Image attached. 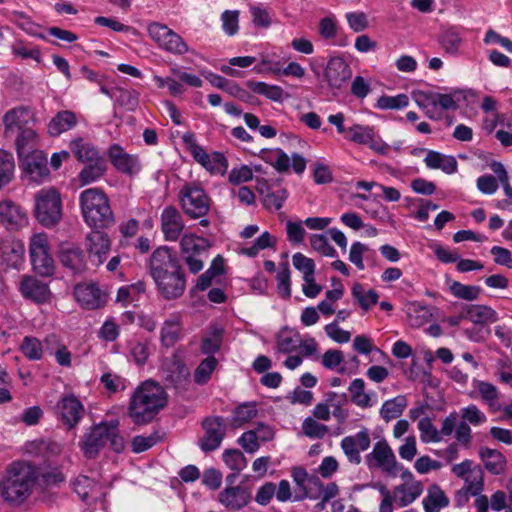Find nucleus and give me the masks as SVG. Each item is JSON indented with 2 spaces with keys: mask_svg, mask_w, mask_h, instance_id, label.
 I'll return each instance as SVG.
<instances>
[{
  "mask_svg": "<svg viewBox=\"0 0 512 512\" xmlns=\"http://www.w3.org/2000/svg\"><path fill=\"white\" fill-rule=\"evenodd\" d=\"M302 430L310 438L322 439L328 432V427L308 417L303 421Z\"/></svg>",
  "mask_w": 512,
  "mask_h": 512,
  "instance_id": "nucleus-59",
  "label": "nucleus"
},
{
  "mask_svg": "<svg viewBox=\"0 0 512 512\" xmlns=\"http://www.w3.org/2000/svg\"><path fill=\"white\" fill-rule=\"evenodd\" d=\"M365 459L370 468H381L388 474L396 475V457L385 440L376 442L372 452L367 454Z\"/></svg>",
  "mask_w": 512,
  "mask_h": 512,
  "instance_id": "nucleus-13",
  "label": "nucleus"
},
{
  "mask_svg": "<svg viewBox=\"0 0 512 512\" xmlns=\"http://www.w3.org/2000/svg\"><path fill=\"white\" fill-rule=\"evenodd\" d=\"M180 246L183 254H198L201 250H206L209 244L206 239L196 237L192 234L184 235L180 240Z\"/></svg>",
  "mask_w": 512,
  "mask_h": 512,
  "instance_id": "nucleus-46",
  "label": "nucleus"
},
{
  "mask_svg": "<svg viewBox=\"0 0 512 512\" xmlns=\"http://www.w3.org/2000/svg\"><path fill=\"white\" fill-rule=\"evenodd\" d=\"M167 404V393L162 385L146 380L133 392L128 414L135 424L150 423Z\"/></svg>",
  "mask_w": 512,
  "mask_h": 512,
  "instance_id": "nucleus-2",
  "label": "nucleus"
},
{
  "mask_svg": "<svg viewBox=\"0 0 512 512\" xmlns=\"http://www.w3.org/2000/svg\"><path fill=\"white\" fill-rule=\"evenodd\" d=\"M464 489L471 495H479L484 488V473L483 470L478 467L472 471V475L465 478Z\"/></svg>",
  "mask_w": 512,
  "mask_h": 512,
  "instance_id": "nucleus-53",
  "label": "nucleus"
},
{
  "mask_svg": "<svg viewBox=\"0 0 512 512\" xmlns=\"http://www.w3.org/2000/svg\"><path fill=\"white\" fill-rule=\"evenodd\" d=\"M78 123L77 115L71 110L59 111L48 124V134L52 137L74 128Z\"/></svg>",
  "mask_w": 512,
  "mask_h": 512,
  "instance_id": "nucleus-28",
  "label": "nucleus"
},
{
  "mask_svg": "<svg viewBox=\"0 0 512 512\" xmlns=\"http://www.w3.org/2000/svg\"><path fill=\"white\" fill-rule=\"evenodd\" d=\"M204 435L199 439L198 445L203 452L218 449L226 435L227 423L221 416H208L202 420Z\"/></svg>",
  "mask_w": 512,
  "mask_h": 512,
  "instance_id": "nucleus-11",
  "label": "nucleus"
},
{
  "mask_svg": "<svg viewBox=\"0 0 512 512\" xmlns=\"http://www.w3.org/2000/svg\"><path fill=\"white\" fill-rule=\"evenodd\" d=\"M225 464L234 472L239 473L247 466V460L239 449H227L223 452Z\"/></svg>",
  "mask_w": 512,
  "mask_h": 512,
  "instance_id": "nucleus-49",
  "label": "nucleus"
},
{
  "mask_svg": "<svg viewBox=\"0 0 512 512\" xmlns=\"http://www.w3.org/2000/svg\"><path fill=\"white\" fill-rule=\"evenodd\" d=\"M20 349L29 360H39L42 357V344L35 337L26 336L22 341Z\"/></svg>",
  "mask_w": 512,
  "mask_h": 512,
  "instance_id": "nucleus-52",
  "label": "nucleus"
},
{
  "mask_svg": "<svg viewBox=\"0 0 512 512\" xmlns=\"http://www.w3.org/2000/svg\"><path fill=\"white\" fill-rule=\"evenodd\" d=\"M424 162L428 168L441 169L447 174L455 173L458 167L454 156L444 155L434 150L427 151Z\"/></svg>",
  "mask_w": 512,
  "mask_h": 512,
  "instance_id": "nucleus-29",
  "label": "nucleus"
},
{
  "mask_svg": "<svg viewBox=\"0 0 512 512\" xmlns=\"http://www.w3.org/2000/svg\"><path fill=\"white\" fill-rule=\"evenodd\" d=\"M29 252L33 269L37 274L45 277L53 275L55 264L49 252V242L46 234L38 233L31 237Z\"/></svg>",
  "mask_w": 512,
  "mask_h": 512,
  "instance_id": "nucleus-10",
  "label": "nucleus"
},
{
  "mask_svg": "<svg viewBox=\"0 0 512 512\" xmlns=\"http://www.w3.org/2000/svg\"><path fill=\"white\" fill-rule=\"evenodd\" d=\"M80 206L85 223L92 229H107L114 222L108 196L99 188H89L80 194Z\"/></svg>",
  "mask_w": 512,
  "mask_h": 512,
  "instance_id": "nucleus-4",
  "label": "nucleus"
},
{
  "mask_svg": "<svg viewBox=\"0 0 512 512\" xmlns=\"http://www.w3.org/2000/svg\"><path fill=\"white\" fill-rule=\"evenodd\" d=\"M149 271L158 293L165 300L180 298L186 289V275L177 254L167 246L153 251Z\"/></svg>",
  "mask_w": 512,
  "mask_h": 512,
  "instance_id": "nucleus-1",
  "label": "nucleus"
},
{
  "mask_svg": "<svg viewBox=\"0 0 512 512\" xmlns=\"http://www.w3.org/2000/svg\"><path fill=\"white\" fill-rule=\"evenodd\" d=\"M371 444L367 429H363L353 436H346L341 440L340 446L348 461L352 464L361 463L360 451H366Z\"/></svg>",
  "mask_w": 512,
  "mask_h": 512,
  "instance_id": "nucleus-17",
  "label": "nucleus"
},
{
  "mask_svg": "<svg viewBox=\"0 0 512 512\" xmlns=\"http://www.w3.org/2000/svg\"><path fill=\"white\" fill-rule=\"evenodd\" d=\"M407 406V398L405 395H398L393 399L387 400L383 403L380 409L381 417L389 422L402 415Z\"/></svg>",
  "mask_w": 512,
  "mask_h": 512,
  "instance_id": "nucleus-40",
  "label": "nucleus"
},
{
  "mask_svg": "<svg viewBox=\"0 0 512 512\" xmlns=\"http://www.w3.org/2000/svg\"><path fill=\"white\" fill-rule=\"evenodd\" d=\"M24 244L13 239H3L0 242V264L9 268H19L23 262Z\"/></svg>",
  "mask_w": 512,
  "mask_h": 512,
  "instance_id": "nucleus-23",
  "label": "nucleus"
},
{
  "mask_svg": "<svg viewBox=\"0 0 512 512\" xmlns=\"http://www.w3.org/2000/svg\"><path fill=\"white\" fill-rule=\"evenodd\" d=\"M190 371L182 358L173 354L166 358L161 366V377L164 389H173L176 393H183L190 385Z\"/></svg>",
  "mask_w": 512,
  "mask_h": 512,
  "instance_id": "nucleus-6",
  "label": "nucleus"
},
{
  "mask_svg": "<svg viewBox=\"0 0 512 512\" xmlns=\"http://www.w3.org/2000/svg\"><path fill=\"white\" fill-rule=\"evenodd\" d=\"M479 457L485 469L492 475H501L506 471L507 459L499 450L481 447Z\"/></svg>",
  "mask_w": 512,
  "mask_h": 512,
  "instance_id": "nucleus-27",
  "label": "nucleus"
},
{
  "mask_svg": "<svg viewBox=\"0 0 512 512\" xmlns=\"http://www.w3.org/2000/svg\"><path fill=\"white\" fill-rule=\"evenodd\" d=\"M69 148L75 158L82 163L95 161L102 157L98 150L82 137H77L71 140Z\"/></svg>",
  "mask_w": 512,
  "mask_h": 512,
  "instance_id": "nucleus-31",
  "label": "nucleus"
},
{
  "mask_svg": "<svg viewBox=\"0 0 512 512\" xmlns=\"http://www.w3.org/2000/svg\"><path fill=\"white\" fill-rule=\"evenodd\" d=\"M108 157L113 167L120 173L133 175L140 170L138 157L126 153L118 144L110 146L108 149Z\"/></svg>",
  "mask_w": 512,
  "mask_h": 512,
  "instance_id": "nucleus-21",
  "label": "nucleus"
},
{
  "mask_svg": "<svg viewBox=\"0 0 512 512\" xmlns=\"http://www.w3.org/2000/svg\"><path fill=\"white\" fill-rule=\"evenodd\" d=\"M102 229H93L85 238L89 259L95 266L101 265L110 251L111 241Z\"/></svg>",
  "mask_w": 512,
  "mask_h": 512,
  "instance_id": "nucleus-14",
  "label": "nucleus"
},
{
  "mask_svg": "<svg viewBox=\"0 0 512 512\" xmlns=\"http://www.w3.org/2000/svg\"><path fill=\"white\" fill-rule=\"evenodd\" d=\"M257 414L258 410L254 403L241 404L234 410L230 425L234 429L239 428L254 419Z\"/></svg>",
  "mask_w": 512,
  "mask_h": 512,
  "instance_id": "nucleus-42",
  "label": "nucleus"
},
{
  "mask_svg": "<svg viewBox=\"0 0 512 512\" xmlns=\"http://www.w3.org/2000/svg\"><path fill=\"white\" fill-rule=\"evenodd\" d=\"M77 302L85 309L94 310L104 306L105 294L94 283L78 284L74 288Z\"/></svg>",
  "mask_w": 512,
  "mask_h": 512,
  "instance_id": "nucleus-20",
  "label": "nucleus"
},
{
  "mask_svg": "<svg viewBox=\"0 0 512 512\" xmlns=\"http://www.w3.org/2000/svg\"><path fill=\"white\" fill-rule=\"evenodd\" d=\"M20 291L24 298L37 303L47 302L51 294L48 285L33 276L23 277Z\"/></svg>",
  "mask_w": 512,
  "mask_h": 512,
  "instance_id": "nucleus-25",
  "label": "nucleus"
},
{
  "mask_svg": "<svg viewBox=\"0 0 512 512\" xmlns=\"http://www.w3.org/2000/svg\"><path fill=\"white\" fill-rule=\"evenodd\" d=\"M56 412L66 429L72 430L84 418L86 410L77 396L66 394L58 400Z\"/></svg>",
  "mask_w": 512,
  "mask_h": 512,
  "instance_id": "nucleus-12",
  "label": "nucleus"
},
{
  "mask_svg": "<svg viewBox=\"0 0 512 512\" xmlns=\"http://www.w3.org/2000/svg\"><path fill=\"white\" fill-rule=\"evenodd\" d=\"M15 163L12 154L0 149V190L11 182L14 176Z\"/></svg>",
  "mask_w": 512,
  "mask_h": 512,
  "instance_id": "nucleus-44",
  "label": "nucleus"
},
{
  "mask_svg": "<svg viewBox=\"0 0 512 512\" xmlns=\"http://www.w3.org/2000/svg\"><path fill=\"white\" fill-rule=\"evenodd\" d=\"M219 502L230 511L245 507L251 499V490L245 486H227L218 496Z\"/></svg>",
  "mask_w": 512,
  "mask_h": 512,
  "instance_id": "nucleus-22",
  "label": "nucleus"
},
{
  "mask_svg": "<svg viewBox=\"0 0 512 512\" xmlns=\"http://www.w3.org/2000/svg\"><path fill=\"white\" fill-rule=\"evenodd\" d=\"M35 217L45 227H53L62 217V204L55 189L41 190L35 196Z\"/></svg>",
  "mask_w": 512,
  "mask_h": 512,
  "instance_id": "nucleus-7",
  "label": "nucleus"
},
{
  "mask_svg": "<svg viewBox=\"0 0 512 512\" xmlns=\"http://www.w3.org/2000/svg\"><path fill=\"white\" fill-rule=\"evenodd\" d=\"M466 319L475 324H485L497 321V313L489 306L469 304L464 305Z\"/></svg>",
  "mask_w": 512,
  "mask_h": 512,
  "instance_id": "nucleus-34",
  "label": "nucleus"
},
{
  "mask_svg": "<svg viewBox=\"0 0 512 512\" xmlns=\"http://www.w3.org/2000/svg\"><path fill=\"white\" fill-rule=\"evenodd\" d=\"M379 492L383 497L379 511L393 512V500L399 507H406L423 493V485L421 482L402 483L396 486L391 493L385 485L381 484Z\"/></svg>",
  "mask_w": 512,
  "mask_h": 512,
  "instance_id": "nucleus-9",
  "label": "nucleus"
},
{
  "mask_svg": "<svg viewBox=\"0 0 512 512\" xmlns=\"http://www.w3.org/2000/svg\"><path fill=\"white\" fill-rule=\"evenodd\" d=\"M120 422L117 419L103 421L94 425L90 432L84 435L81 448L88 458H95L99 451L109 441L110 447L116 453H121L125 448L124 438L119 432Z\"/></svg>",
  "mask_w": 512,
  "mask_h": 512,
  "instance_id": "nucleus-5",
  "label": "nucleus"
},
{
  "mask_svg": "<svg viewBox=\"0 0 512 512\" xmlns=\"http://www.w3.org/2000/svg\"><path fill=\"white\" fill-rule=\"evenodd\" d=\"M418 429L420 431L421 440L425 443L440 442L441 437L438 429L433 425L430 418H422L418 422Z\"/></svg>",
  "mask_w": 512,
  "mask_h": 512,
  "instance_id": "nucleus-54",
  "label": "nucleus"
},
{
  "mask_svg": "<svg viewBox=\"0 0 512 512\" xmlns=\"http://www.w3.org/2000/svg\"><path fill=\"white\" fill-rule=\"evenodd\" d=\"M26 171L35 176L43 177L48 175L47 157L41 150H34L21 158Z\"/></svg>",
  "mask_w": 512,
  "mask_h": 512,
  "instance_id": "nucleus-30",
  "label": "nucleus"
},
{
  "mask_svg": "<svg viewBox=\"0 0 512 512\" xmlns=\"http://www.w3.org/2000/svg\"><path fill=\"white\" fill-rule=\"evenodd\" d=\"M420 96L424 97L426 100L430 101V105L433 106V108H436L438 105L443 110H449L453 109L456 110L458 108L457 103L453 99V97L449 94H420Z\"/></svg>",
  "mask_w": 512,
  "mask_h": 512,
  "instance_id": "nucleus-58",
  "label": "nucleus"
},
{
  "mask_svg": "<svg viewBox=\"0 0 512 512\" xmlns=\"http://www.w3.org/2000/svg\"><path fill=\"white\" fill-rule=\"evenodd\" d=\"M223 329L219 327H213L210 336L204 337L201 343V351L204 354L213 356L222 344Z\"/></svg>",
  "mask_w": 512,
  "mask_h": 512,
  "instance_id": "nucleus-47",
  "label": "nucleus"
},
{
  "mask_svg": "<svg viewBox=\"0 0 512 512\" xmlns=\"http://www.w3.org/2000/svg\"><path fill=\"white\" fill-rule=\"evenodd\" d=\"M292 262L294 267L303 273V276H311L315 274L314 261L302 253H295L292 257Z\"/></svg>",
  "mask_w": 512,
  "mask_h": 512,
  "instance_id": "nucleus-64",
  "label": "nucleus"
},
{
  "mask_svg": "<svg viewBox=\"0 0 512 512\" xmlns=\"http://www.w3.org/2000/svg\"><path fill=\"white\" fill-rule=\"evenodd\" d=\"M277 290L279 295L283 299H289L291 297L290 287V270L288 263L282 265L280 271L276 275Z\"/></svg>",
  "mask_w": 512,
  "mask_h": 512,
  "instance_id": "nucleus-57",
  "label": "nucleus"
},
{
  "mask_svg": "<svg viewBox=\"0 0 512 512\" xmlns=\"http://www.w3.org/2000/svg\"><path fill=\"white\" fill-rule=\"evenodd\" d=\"M310 244L315 251L323 256L335 257L337 254L334 247L329 244L328 239L322 234L312 235L310 237Z\"/></svg>",
  "mask_w": 512,
  "mask_h": 512,
  "instance_id": "nucleus-60",
  "label": "nucleus"
},
{
  "mask_svg": "<svg viewBox=\"0 0 512 512\" xmlns=\"http://www.w3.org/2000/svg\"><path fill=\"white\" fill-rule=\"evenodd\" d=\"M13 138L19 158H22L23 155H27L28 153L37 150L36 147L38 145V135L31 127L16 133Z\"/></svg>",
  "mask_w": 512,
  "mask_h": 512,
  "instance_id": "nucleus-36",
  "label": "nucleus"
},
{
  "mask_svg": "<svg viewBox=\"0 0 512 512\" xmlns=\"http://www.w3.org/2000/svg\"><path fill=\"white\" fill-rule=\"evenodd\" d=\"M246 86L256 94L262 95L274 102H281L284 98V90L277 85H269L265 82L248 80Z\"/></svg>",
  "mask_w": 512,
  "mask_h": 512,
  "instance_id": "nucleus-39",
  "label": "nucleus"
},
{
  "mask_svg": "<svg viewBox=\"0 0 512 512\" xmlns=\"http://www.w3.org/2000/svg\"><path fill=\"white\" fill-rule=\"evenodd\" d=\"M300 333L298 331L283 328L277 335V350L280 353L288 354L298 349L300 345Z\"/></svg>",
  "mask_w": 512,
  "mask_h": 512,
  "instance_id": "nucleus-38",
  "label": "nucleus"
},
{
  "mask_svg": "<svg viewBox=\"0 0 512 512\" xmlns=\"http://www.w3.org/2000/svg\"><path fill=\"white\" fill-rule=\"evenodd\" d=\"M37 475L31 465L13 462L1 481V495L12 506H20L28 500L36 485Z\"/></svg>",
  "mask_w": 512,
  "mask_h": 512,
  "instance_id": "nucleus-3",
  "label": "nucleus"
},
{
  "mask_svg": "<svg viewBox=\"0 0 512 512\" xmlns=\"http://www.w3.org/2000/svg\"><path fill=\"white\" fill-rule=\"evenodd\" d=\"M461 422H466L468 425H480L487 420L486 415L474 404H470L460 410Z\"/></svg>",
  "mask_w": 512,
  "mask_h": 512,
  "instance_id": "nucleus-56",
  "label": "nucleus"
},
{
  "mask_svg": "<svg viewBox=\"0 0 512 512\" xmlns=\"http://www.w3.org/2000/svg\"><path fill=\"white\" fill-rule=\"evenodd\" d=\"M178 199L184 213L192 219L204 217L210 209L211 199L196 183L184 185L179 191Z\"/></svg>",
  "mask_w": 512,
  "mask_h": 512,
  "instance_id": "nucleus-8",
  "label": "nucleus"
},
{
  "mask_svg": "<svg viewBox=\"0 0 512 512\" xmlns=\"http://www.w3.org/2000/svg\"><path fill=\"white\" fill-rule=\"evenodd\" d=\"M61 263L73 273H82L86 270V260L83 251L73 245H63L59 255Z\"/></svg>",
  "mask_w": 512,
  "mask_h": 512,
  "instance_id": "nucleus-26",
  "label": "nucleus"
},
{
  "mask_svg": "<svg viewBox=\"0 0 512 512\" xmlns=\"http://www.w3.org/2000/svg\"><path fill=\"white\" fill-rule=\"evenodd\" d=\"M439 42L445 52L454 55L458 52L461 37L457 32L448 30L440 36Z\"/></svg>",
  "mask_w": 512,
  "mask_h": 512,
  "instance_id": "nucleus-61",
  "label": "nucleus"
},
{
  "mask_svg": "<svg viewBox=\"0 0 512 512\" xmlns=\"http://www.w3.org/2000/svg\"><path fill=\"white\" fill-rule=\"evenodd\" d=\"M325 79L331 89L341 90L352 76V70L342 57H332L325 68Z\"/></svg>",
  "mask_w": 512,
  "mask_h": 512,
  "instance_id": "nucleus-16",
  "label": "nucleus"
},
{
  "mask_svg": "<svg viewBox=\"0 0 512 512\" xmlns=\"http://www.w3.org/2000/svg\"><path fill=\"white\" fill-rule=\"evenodd\" d=\"M450 290L455 297L467 301L476 300L481 292V288L478 286L464 285L457 281L452 283Z\"/></svg>",
  "mask_w": 512,
  "mask_h": 512,
  "instance_id": "nucleus-50",
  "label": "nucleus"
},
{
  "mask_svg": "<svg viewBox=\"0 0 512 512\" xmlns=\"http://www.w3.org/2000/svg\"><path fill=\"white\" fill-rule=\"evenodd\" d=\"M32 114L28 107L18 106L7 111L3 116L4 136L12 139L16 133L29 128Z\"/></svg>",
  "mask_w": 512,
  "mask_h": 512,
  "instance_id": "nucleus-18",
  "label": "nucleus"
},
{
  "mask_svg": "<svg viewBox=\"0 0 512 512\" xmlns=\"http://www.w3.org/2000/svg\"><path fill=\"white\" fill-rule=\"evenodd\" d=\"M288 193L285 189H278L277 191L268 192L263 199L264 206L269 210H279L282 208Z\"/></svg>",
  "mask_w": 512,
  "mask_h": 512,
  "instance_id": "nucleus-63",
  "label": "nucleus"
},
{
  "mask_svg": "<svg viewBox=\"0 0 512 512\" xmlns=\"http://www.w3.org/2000/svg\"><path fill=\"white\" fill-rule=\"evenodd\" d=\"M473 387L475 388V391H472L470 393V397H477V395L475 394L477 392L481 400L485 402L489 407L493 409L499 408L496 407L498 404L499 393L495 385L486 381L474 379Z\"/></svg>",
  "mask_w": 512,
  "mask_h": 512,
  "instance_id": "nucleus-35",
  "label": "nucleus"
},
{
  "mask_svg": "<svg viewBox=\"0 0 512 512\" xmlns=\"http://www.w3.org/2000/svg\"><path fill=\"white\" fill-rule=\"evenodd\" d=\"M405 312L411 327H421L432 318L430 308L416 301L407 303Z\"/></svg>",
  "mask_w": 512,
  "mask_h": 512,
  "instance_id": "nucleus-33",
  "label": "nucleus"
},
{
  "mask_svg": "<svg viewBox=\"0 0 512 512\" xmlns=\"http://www.w3.org/2000/svg\"><path fill=\"white\" fill-rule=\"evenodd\" d=\"M349 140L357 144H368L375 138L373 127L354 124L349 128Z\"/></svg>",
  "mask_w": 512,
  "mask_h": 512,
  "instance_id": "nucleus-51",
  "label": "nucleus"
},
{
  "mask_svg": "<svg viewBox=\"0 0 512 512\" xmlns=\"http://www.w3.org/2000/svg\"><path fill=\"white\" fill-rule=\"evenodd\" d=\"M218 364L217 359L214 356H208L200 362L194 371V381L198 385L206 384L215 370Z\"/></svg>",
  "mask_w": 512,
  "mask_h": 512,
  "instance_id": "nucleus-45",
  "label": "nucleus"
},
{
  "mask_svg": "<svg viewBox=\"0 0 512 512\" xmlns=\"http://www.w3.org/2000/svg\"><path fill=\"white\" fill-rule=\"evenodd\" d=\"M352 296L358 301L364 311H368L378 302L379 295L374 289L365 292L364 287L360 283H355L352 287Z\"/></svg>",
  "mask_w": 512,
  "mask_h": 512,
  "instance_id": "nucleus-43",
  "label": "nucleus"
},
{
  "mask_svg": "<svg viewBox=\"0 0 512 512\" xmlns=\"http://www.w3.org/2000/svg\"><path fill=\"white\" fill-rule=\"evenodd\" d=\"M161 230L168 241H176L182 234L185 224L180 211L172 206H166L161 213Z\"/></svg>",
  "mask_w": 512,
  "mask_h": 512,
  "instance_id": "nucleus-19",
  "label": "nucleus"
},
{
  "mask_svg": "<svg viewBox=\"0 0 512 512\" xmlns=\"http://www.w3.org/2000/svg\"><path fill=\"white\" fill-rule=\"evenodd\" d=\"M72 486L80 499L86 501L91 490L96 487V483L89 477L81 475L73 481Z\"/></svg>",
  "mask_w": 512,
  "mask_h": 512,
  "instance_id": "nucleus-62",
  "label": "nucleus"
},
{
  "mask_svg": "<svg viewBox=\"0 0 512 512\" xmlns=\"http://www.w3.org/2000/svg\"><path fill=\"white\" fill-rule=\"evenodd\" d=\"M292 478L302 491L301 495L295 496L296 501H301L305 498H319L320 492L322 491V481L319 477L309 475L303 467H295L292 470Z\"/></svg>",
  "mask_w": 512,
  "mask_h": 512,
  "instance_id": "nucleus-15",
  "label": "nucleus"
},
{
  "mask_svg": "<svg viewBox=\"0 0 512 512\" xmlns=\"http://www.w3.org/2000/svg\"><path fill=\"white\" fill-rule=\"evenodd\" d=\"M107 170V163L104 157L95 161L87 162L86 166L79 173V180L82 185L90 184L101 178Z\"/></svg>",
  "mask_w": 512,
  "mask_h": 512,
  "instance_id": "nucleus-37",
  "label": "nucleus"
},
{
  "mask_svg": "<svg viewBox=\"0 0 512 512\" xmlns=\"http://www.w3.org/2000/svg\"><path fill=\"white\" fill-rule=\"evenodd\" d=\"M181 332L180 318L172 316L165 320L161 329V342L166 347L173 346L179 339Z\"/></svg>",
  "mask_w": 512,
  "mask_h": 512,
  "instance_id": "nucleus-41",
  "label": "nucleus"
},
{
  "mask_svg": "<svg viewBox=\"0 0 512 512\" xmlns=\"http://www.w3.org/2000/svg\"><path fill=\"white\" fill-rule=\"evenodd\" d=\"M409 104V98L406 94H398L396 96L383 95L377 100V107L383 110L401 109Z\"/></svg>",
  "mask_w": 512,
  "mask_h": 512,
  "instance_id": "nucleus-55",
  "label": "nucleus"
},
{
  "mask_svg": "<svg viewBox=\"0 0 512 512\" xmlns=\"http://www.w3.org/2000/svg\"><path fill=\"white\" fill-rule=\"evenodd\" d=\"M0 220L10 230H18L28 223L26 213L12 201L0 203Z\"/></svg>",
  "mask_w": 512,
  "mask_h": 512,
  "instance_id": "nucleus-24",
  "label": "nucleus"
},
{
  "mask_svg": "<svg viewBox=\"0 0 512 512\" xmlns=\"http://www.w3.org/2000/svg\"><path fill=\"white\" fill-rule=\"evenodd\" d=\"M364 381L360 378L354 379L349 386V391L351 393V400L357 406L360 407H369L370 404V396L364 392Z\"/></svg>",
  "mask_w": 512,
  "mask_h": 512,
  "instance_id": "nucleus-48",
  "label": "nucleus"
},
{
  "mask_svg": "<svg viewBox=\"0 0 512 512\" xmlns=\"http://www.w3.org/2000/svg\"><path fill=\"white\" fill-rule=\"evenodd\" d=\"M449 505V498L437 484H432L427 490V496L423 499L425 512H439Z\"/></svg>",
  "mask_w": 512,
  "mask_h": 512,
  "instance_id": "nucleus-32",
  "label": "nucleus"
}]
</instances>
